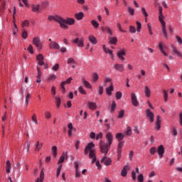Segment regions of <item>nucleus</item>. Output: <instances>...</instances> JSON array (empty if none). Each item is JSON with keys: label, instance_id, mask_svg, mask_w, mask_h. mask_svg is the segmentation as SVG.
Returning <instances> with one entry per match:
<instances>
[{"label": "nucleus", "instance_id": "obj_1", "mask_svg": "<svg viewBox=\"0 0 182 182\" xmlns=\"http://www.w3.org/2000/svg\"><path fill=\"white\" fill-rule=\"evenodd\" d=\"M159 21L160 22V23H161L162 25V33H163V35L164 36V37L166 38H168V36H167V31H166V22L164 21V16H163V7H161V6H159Z\"/></svg>", "mask_w": 182, "mask_h": 182}, {"label": "nucleus", "instance_id": "obj_2", "mask_svg": "<svg viewBox=\"0 0 182 182\" xmlns=\"http://www.w3.org/2000/svg\"><path fill=\"white\" fill-rule=\"evenodd\" d=\"M99 146L102 154H104V156H107V153H109V150L110 149V145L106 144V142H103L101 140L100 141Z\"/></svg>", "mask_w": 182, "mask_h": 182}, {"label": "nucleus", "instance_id": "obj_3", "mask_svg": "<svg viewBox=\"0 0 182 182\" xmlns=\"http://www.w3.org/2000/svg\"><path fill=\"white\" fill-rule=\"evenodd\" d=\"M93 147H95V144L92 142L89 143L87 146L85 148L84 153L85 154H87L89 153V157L90 159H92V157H95V150H93Z\"/></svg>", "mask_w": 182, "mask_h": 182}, {"label": "nucleus", "instance_id": "obj_4", "mask_svg": "<svg viewBox=\"0 0 182 182\" xmlns=\"http://www.w3.org/2000/svg\"><path fill=\"white\" fill-rule=\"evenodd\" d=\"M75 24V20L72 18H67V19L63 18V22L60 23V28H63V29H68L69 26L68 25H74Z\"/></svg>", "mask_w": 182, "mask_h": 182}, {"label": "nucleus", "instance_id": "obj_5", "mask_svg": "<svg viewBox=\"0 0 182 182\" xmlns=\"http://www.w3.org/2000/svg\"><path fill=\"white\" fill-rule=\"evenodd\" d=\"M48 21H55V22H58V23L60 24L62 23V22H63V18L59 16H48Z\"/></svg>", "mask_w": 182, "mask_h": 182}, {"label": "nucleus", "instance_id": "obj_6", "mask_svg": "<svg viewBox=\"0 0 182 182\" xmlns=\"http://www.w3.org/2000/svg\"><path fill=\"white\" fill-rule=\"evenodd\" d=\"M73 43H75V45L79 46V48H83V46H85V44L83 43V42H85L84 38H76L75 39H74L73 41Z\"/></svg>", "mask_w": 182, "mask_h": 182}, {"label": "nucleus", "instance_id": "obj_7", "mask_svg": "<svg viewBox=\"0 0 182 182\" xmlns=\"http://www.w3.org/2000/svg\"><path fill=\"white\" fill-rule=\"evenodd\" d=\"M33 43L39 50L42 49V41H41V39L39 38H34L33 39Z\"/></svg>", "mask_w": 182, "mask_h": 182}, {"label": "nucleus", "instance_id": "obj_8", "mask_svg": "<svg viewBox=\"0 0 182 182\" xmlns=\"http://www.w3.org/2000/svg\"><path fill=\"white\" fill-rule=\"evenodd\" d=\"M106 139V144H108L109 146H112V143H113V134H112L111 132L107 133L105 136Z\"/></svg>", "mask_w": 182, "mask_h": 182}, {"label": "nucleus", "instance_id": "obj_9", "mask_svg": "<svg viewBox=\"0 0 182 182\" xmlns=\"http://www.w3.org/2000/svg\"><path fill=\"white\" fill-rule=\"evenodd\" d=\"M146 117L149 119V122H151V123L154 122V114L150 109H146Z\"/></svg>", "mask_w": 182, "mask_h": 182}, {"label": "nucleus", "instance_id": "obj_10", "mask_svg": "<svg viewBox=\"0 0 182 182\" xmlns=\"http://www.w3.org/2000/svg\"><path fill=\"white\" fill-rule=\"evenodd\" d=\"M131 100L133 106H135V107L139 106V101H137V96H136V94L134 93L131 94Z\"/></svg>", "mask_w": 182, "mask_h": 182}, {"label": "nucleus", "instance_id": "obj_11", "mask_svg": "<svg viewBox=\"0 0 182 182\" xmlns=\"http://www.w3.org/2000/svg\"><path fill=\"white\" fill-rule=\"evenodd\" d=\"M101 163H103L105 166H111L112 165V159L110 158H107L106 156H105L101 159Z\"/></svg>", "mask_w": 182, "mask_h": 182}, {"label": "nucleus", "instance_id": "obj_12", "mask_svg": "<svg viewBox=\"0 0 182 182\" xmlns=\"http://www.w3.org/2000/svg\"><path fill=\"white\" fill-rule=\"evenodd\" d=\"M158 154L159 156V159H163V156L164 154V146L163 145H160L158 147Z\"/></svg>", "mask_w": 182, "mask_h": 182}, {"label": "nucleus", "instance_id": "obj_13", "mask_svg": "<svg viewBox=\"0 0 182 182\" xmlns=\"http://www.w3.org/2000/svg\"><path fill=\"white\" fill-rule=\"evenodd\" d=\"M161 117L159 115H157L156 117V130H159L161 129Z\"/></svg>", "mask_w": 182, "mask_h": 182}, {"label": "nucleus", "instance_id": "obj_14", "mask_svg": "<svg viewBox=\"0 0 182 182\" xmlns=\"http://www.w3.org/2000/svg\"><path fill=\"white\" fill-rule=\"evenodd\" d=\"M130 170V166L129 165L125 166L121 171V176L122 177H126L127 176V171Z\"/></svg>", "mask_w": 182, "mask_h": 182}, {"label": "nucleus", "instance_id": "obj_15", "mask_svg": "<svg viewBox=\"0 0 182 182\" xmlns=\"http://www.w3.org/2000/svg\"><path fill=\"white\" fill-rule=\"evenodd\" d=\"M87 106L89 107L90 110H96L97 105L95 102H88Z\"/></svg>", "mask_w": 182, "mask_h": 182}, {"label": "nucleus", "instance_id": "obj_16", "mask_svg": "<svg viewBox=\"0 0 182 182\" xmlns=\"http://www.w3.org/2000/svg\"><path fill=\"white\" fill-rule=\"evenodd\" d=\"M36 69L38 71L36 82L41 83V77H42V71H41V68L38 66H37Z\"/></svg>", "mask_w": 182, "mask_h": 182}, {"label": "nucleus", "instance_id": "obj_17", "mask_svg": "<svg viewBox=\"0 0 182 182\" xmlns=\"http://www.w3.org/2000/svg\"><path fill=\"white\" fill-rule=\"evenodd\" d=\"M60 46H59V44H58L56 42L51 41L50 43V49H60Z\"/></svg>", "mask_w": 182, "mask_h": 182}, {"label": "nucleus", "instance_id": "obj_18", "mask_svg": "<svg viewBox=\"0 0 182 182\" xmlns=\"http://www.w3.org/2000/svg\"><path fill=\"white\" fill-rule=\"evenodd\" d=\"M114 68L116 70H119V72H123L124 70V65L123 64H115L114 65Z\"/></svg>", "mask_w": 182, "mask_h": 182}, {"label": "nucleus", "instance_id": "obj_19", "mask_svg": "<svg viewBox=\"0 0 182 182\" xmlns=\"http://www.w3.org/2000/svg\"><path fill=\"white\" fill-rule=\"evenodd\" d=\"M74 165L75 168V177H80V173H79V164L77 161H75Z\"/></svg>", "mask_w": 182, "mask_h": 182}, {"label": "nucleus", "instance_id": "obj_20", "mask_svg": "<svg viewBox=\"0 0 182 182\" xmlns=\"http://www.w3.org/2000/svg\"><path fill=\"white\" fill-rule=\"evenodd\" d=\"M65 160H68V152H63L62 156H60L58 162L60 163H63Z\"/></svg>", "mask_w": 182, "mask_h": 182}, {"label": "nucleus", "instance_id": "obj_21", "mask_svg": "<svg viewBox=\"0 0 182 182\" xmlns=\"http://www.w3.org/2000/svg\"><path fill=\"white\" fill-rule=\"evenodd\" d=\"M126 55V52L124 50H120L119 52L117 53V56H118L119 59L120 60H124V56Z\"/></svg>", "mask_w": 182, "mask_h": 182}, {"label": "nucleus", "instance_id": "obj_22", "mask_svg": "<svg viewBox=\"0 0 182 182\" xmlns=\"http://www.w3.org/2000/svg\"><path fill=\"white\" fill-rule=\"evenodd\" d=\"M109 39V43H111L112 45H116V43H117V38L116 37H112L111 36H109L108 37Z\"/></svg>", "mask_w": 182, "mask_h": 182}, {"label": "nucleus", "instance_id": "obj_23", "mask_svg": "<svg viewBox=\"0 0 182 182\" xmlns=\"http://www.w3.org/2000/svg\"><path fill=\"white\" fill-rule=\"evenodd\" d=\"M75 17L77 21H81V19H83V18L85 17V14H83V12H79L75 14Z\"/></svg>", "mask_w": 182, "mask_h": 182}, {"label": "nucleus", "instance_id": "obj_24", "mask_svg": "<svg viewBox=\"0 0 182 182\" xmlns=\"http://www.w3.org/2000/svg\"><path fill=\"white\" fill-rule=\"evenodd\" d=\"M102 31L103 32H107L109 36H112V35H113V32L112 31V29H110L109 27H102Z\"/></svg>", "mask_w": 182, "mask_h": 182}, {"label": "nucleus", "instance_id": "obj_25", "mask_svg": "<svg viewBox=\"0 0 182 182\" xmlns=\"http://www.w3.org/2000/svg\"><path fill=\"white\" fill-rule=\"evenodd\" d=\"M114 90V87H113V83H111L110 86L106 89L107 93L112 96V92Z\"/></svg>", "mask_w": 182, "mask_h": 182}, {"label": "nucleus", "instance_id": "obj_26", "mask_svg": "<svg viewBox=\"0 0 182 182\" xmlns=\"http://www.w3.org/2000/svg\"><path fill=\"white\" fill-rule=\"evenodd\" d=\"M144 93L146 97H150L151 95V90H150V88H149L148 86L145 87Z\"/></svg>", "mask_w": 182, "mask_h": 182}, {"label": "nucleus", "instance_id": "obj_27", "mask_svg": "<svg viewBox=\"0 0 182 182\" xmlns=\"http://www.w3.org/2000/svg\"><path fill=\"white\" fill-rule=\"evenodd\" d=\"M6 171L8 174H9V173H11V161H7L6 163Z\"/></svg>", "mask_w": 182, "mask_h": 182}, {"label": "nucleus", "instance_id": "obj_28", "mask_svg": "<svg viewBox=\"0 0 182 182\" xmlns=\"http://www.w3.org/2000/svg\"><path fill=\"white\" fill-rule=\"evenodd\" d=\"M88 39L91 43H93V45H96V43H97V39H96L94 36H90Z\"/></svg>", "mask_w": 182, "mask_h": 182}, {"label": "nucleus", "instance_id": "obj_29", "mask_svg": "<svg viewBox=\"0 0 182 182\" xmlns=\"http://www.w3.org/2000/svg\"><path fill=\"white\" fill-rule=\"evenodd\" d=\"M42 146H43V143L39 142V141H38L36 144V151H39L41 150V149H42Z\"/></svg>", "mask_w": 182, "mask_h": 182}, {"label": "nucleus", "instance_id": "obj_30", "mask_svg": "<svg viewBox=\"0 0 182 182\" xmlns=\"http://www.w3.org/2000/svg\"><path fill=\"white\" fill-rule=\"evenodd\" d=\"M159 46V49H160L161 52L163 53V55H164V56H168L167 53H166V51H164V47H163V43L160 42Z\"/></svg>", "mask_w": 182, "mask_h": 182}, {"label": "nucleus", "instance_id": "obj_31", "mask_svg": "<svg viewBox=\"0 0 182 182\" xmlns=\"http://www.w3.org/2000/svg\"><path fill=\"white\" fill-rule=\"evenodd\" d=\"M116 139L118 140V141H122V140L124 139V135L122 133H118L116 134Z\"/></svg>", "mask_w": 182, "mask_h": 182}, {"label": "nucleus", "instance_id": "obj_32", "mask_svg": "<svg viewBox=\"0 0 182 182\" xmlns=\"http://www.w3.org/2000/svg\"><path fill=\"white\" fill-rule=\"evenodd\" d=\"M82 82L87 89H92V85H90L89 82L86 81V80L82 79Z\"/></svg>", "mask_w": 182, "mask_h": 182}, {"label": "nucleus", "instance_id": "obj_33", "mask_svg": "<svg viewBox=\"0 0 182 182\" xmlns=\"http://www.w3.org/2000/svg\"><path fill=\"white\" fill-rule=\"evenodd\" d=\"M52 151L53 156L56 157V156H58V147L56 146H53L52 147Z\"/></svg>", "mask_w": 182, "mask_h": 182}, {"label": "nucleus", "instance_id": "obj_34", "mask_svg": "<svg viewBox=\"0 0 182 182\" xmlns=\"http://www.w3.org/2000/svg\"><path fill=\"white\" fill-rule=\"evenodd\" d=\"M103 49H104V52H105V53H109V55L113 54V50L106 48L105 45L103 46Z\"/></svg>", "mask_w": 182, "mask_h": 182}, {"label": "nucleus", "instance_id": "obj_35", "mask_svg": "<svg viewBox=\"0 0 182 182\" xmlns=\"http://www.w3.org/2000/svg\"><path fill=\"white\" fill-rule=\"evenodd\" d=\"M127 12L131 16H133V15H134V10L133 8L130 6L127 7Z\"/></svg>", "mask_w": 182, "mask_h": 182}, {"label": "nucleus", "instance_id": "obj_36", "mask_svg": "<svg viewBox=\"0 0 182 182\" xmlns=\"http://www.w3.org/2000/svg\"><path fill=\"white\" fill-rule=\"evenodd\" d=\"M115 96L117 100H120V99H122V97L123 96V94L122 93V92L118 91L116 92Z\"/></svg>", "mask_w": 182, "mask_h": 182}, {"label": "nucleus", "instance_id": "obj_37", "mask_svg": "<svg viewBox=\"0 0 182 182\" xmlns=\"http://www.w3.org/2000/svg\"><path fill=\"white\" fill-rule=\"evenodd\" d=\"M40 180V182H43V179L45 178V173H43V169L41 170L40 173V178H38Z\"/></svg>", "mask_w": 182, "mask_h": 182}, {"label": "nucleus", "instance_id": "obj_38", "mask_svg": "<svg viewBox=\"0 0 182 182\" xmlns=\"http://www.w3.org/2000/svg\"><path fill=\"white\" fill-rule=\"evenodd\" d=\"M32 11L33 12H38V11H39V4H37V5L33 4Z\"/></svg>", "mask_w": 182, "mask_h": 182}, {"label": "nucleus", "instance_id": "obj_39", "mask_svg": "<svg viewBox=\"0 0 182 182\" xmlns=\"http://www.w3.org/2000/svg\"><path fill=\"white\" fill-rule=\"evenodd\" d=\"M116 102L113 101L111 105L110 113H113V112H114V110L116 109Z\"/></svg>", "mask_w": 182, "mask_h": 182}, {"label": "nucleus", "instance_id": "obj_40", "mask_svg": "<svg viewBox=\"0 0 182 182\" xmlns=\"http://www.w3.org/2000/svg\"><path fill=\"white\" fill-rule=\"evenodd\" d=\"M163 94H164V101L167 102L168 99V94L167 93V91L166 90H163Z\"/></svg>", "mask_w": 182, "mask_h": 182}, {"label": "nucleus", "instance_id": "obj_41", "mask_svg": "<svg viewBox=\"0 0 182 182\" xmlns=\"http://www.w3.org/2000/svg\"><path fill=\"white\" fill-rule=\"evenodd\" d=\"M55 102L57 107H60L61 100L60 97H55Z\"/></svg>", "mask_w": 182, "mask_h": 182}, {"label": "nucleus", "instance_id": "obj_42", "mask_svg": "<svg viewBox=\"0 0 182 182\" xmlns=\"http://www.w3.org/2000/svg\"><path fill=\"white\" fill-rule=\"evenodd\" d=\"M91 23L94 28H99V23H97V21H96L95 20L91 21Z\"/></svg>", "mask_w": 182, "mask_h": 182}, {"label": "nucleus", "instance_id": "obj_43", "mask_svg": "<svg viewBox=\"0 0 182 182\" xmlns=\"http://www.w3.org/2000/svg\"><path fill=\"white\" fill-rule=\"evenodd\" d=\"M92 80H94V82H97V80H99V75H97V73H93Z\"/></svg>", "mask_w": 182, "mask_h": 182}, {"label": "nucleus", "instance_id": "obj_44", "mask_svg": "<svg viewBox=\"0 0 182 182\" xmlns=\"http://www.w3.org/2000/svg\"><path fill=\"white\" fill-rule=\"evenodd\" d=\"M67 63H68V65H70V63L75 64V63H76V61L75 60V59H73V58H70L68 59Z\"/></svg>", "mask_w": 182, "mask_h": 182}, {"label": "nucleus", "instance_id": "obj_45", "mask_svg": "<svg viewBox=\"0 0 182 182\" xmlns=\"http://www.w3.org/2000/svg\"><path fill=\"white\" fill-rule=\"evenodd\" d=\"M21 36L23 39H26L28 38V31L23 30L22 32Z\"/></svg>", "mask_w": 182, "mask_h": 182}, {"label": "nucleus", "instance_id": "obj_46", "mask_svg": "<svg viewBox=\"0 0 182 182\" xmlns=\"http://www.w3.org/2000/svg\"><path fill=\"white\" fill-rule=\"evenodd\" d=\"M78 90L81 95H86V91L83 89V87L80 86L78 87Z\"/></svg>", "mask_w": 182, "mask_h": 182}, {"label": "nucleus", "instance_id": "obj_47", "mask_svg": "<svg viewBox=\"0 0 182 182\" xmlns=\"http://www.w3.org/2000/svg\"><path fill=\"white\" fill-rule=\"evenodd\" d=\"M124 116V110L122 109L119 111V114H118V119H122Z\"/></svg>", "mask_w": 182, "mask_h": 182}, {"label": "nucleus", "instance_id": "obj_48", "mask_svg": "<svg viewBox=\"0 0 182 182\" xmlns=\"http://www.w3.org/2000/svg\"><path fill=\"white\" fill-rule=\"evenodd\" d=\"M137 178H138L139 182L144 181V176H143V174H141V173L138 176Z\"/></svg>", "mask_w": 182, "mask_h": 182}, {"label": "nucleus", "instance_id": "obj_49", "mask_svg": "<svg viewBox=\"0 0 182 182\" xmlns=\"http://www.w3.org/2000/svg\"><path fill=\"white\" fill-rule=\"evenodd\" d=\"M36 60H38V62L41 61V60H43V55H42V54H38V55L36 56Z\"/></svg>", "mask_w": 182, "mask_h": 182}, {"label": "nucleus", "instance_id": "obj_50", "mask_svg": "<svg viewBox=\"0 0 182 182\" xmlns=\"http://www.w3.org/2000/svg\"><path fill=\"white\" fill-rule=\"evenodd\" d=\"M130 33H136V28L133 26H129Z\"/></svg>", "mask_w": 182, "mask_h": 182}, {"label": "nucleus", "instance_id": "obj_51", "mask_svg": "<svg viewBox=\"0 0 182 182\" xmlns=\"http://www.w3.org/2000/svg\"><path fill=\"white\" fill-rule=\"evenodd\" d=\"M29 26V21L28 20H25L21 24L22 28H25V26Z\"/></svg>", "mask_w": 182, "mask_h": 182}, {"label": "nucleus", "instance_id": "obj_52", "mask_svg": "<svg viewBox=\"0 0 182 182\" xmlns=\"http://www.w3.org/2000/svg\"><path fill=\"white\" fill-rule=\"evenodd\" d=\"M46 119H50L52 117V114H50V112H45Z\"/></svg>", "mask_w": 182, "mask_h": 182}, {"label": "nucleus", "instance_id": "obj_53", "mask_svg": "<svg viewBox=\"0 0 182 182\" xmlns=\"http://www.w3.org/2000/svg\"><path fill=\"white\" fill-rule=\"evenodd\" d=\"M136 26H137V28H136L137 32H140V30L141 29V23L139 21H136Z\"/></svg>", "mask_w": 182, "mask_h": 182}, {"label": "nucleus", "instance_id": "obj_54", "mask_svg": "<svg viewBox=\"0 0 182 182\" xmlns=\"http://www.w3.org/2000/svg\"><path fill=\"white\" fill-rule=\"evenodd\" d=\"M171 133L173 136H177L178 132H177V128L173 127L171 130Z\"/></svg>", "mask_w": 182, "mask_h": 182}, {"label": "nucleus", "instance_id": "obj_55", "mask_svg": "<svg viewBox=\"0 0 182 182\" xmlns=\"http://www.w3.org/2000/svg\"><path fill=\"white\" fill-rule=\"evenodd\" d=\"M141 12L143 15H144L145 18H147V16H149V14H147V11H146V9H144V7L141 8Z\"/></svg>", "mask_w": 182, "mask_h": 182}, {"label": "nucleus", "instance_id": "obj_56", "mask_svg": "<svg viewBox=\"0 0 182 182\" xmlns=\"http://www.w3.org/2000/svg\"><path fill=\"white\" fill-rule=\"evenodd\" d=\"M32 121L35 122L36 124H38V119L36 118V114H33L31 117Z\"/></svg>", "mask_w": 182, "mask_h": 182}, {"label": "nucleus", "instance_id": "obj_57", "mask_svg": "<svg viewBox=\"0 0 182 182\" xmlns=\"http://www.w3.org/2000/svg\"><path fill=\"white\" fill-rule=\"evenodd\" d=\"M132 128H130V127H127V136H132Z\"/></svg>", "mask_w": 182, "mask_h": 182}, {"label": "nucleus", "instance_id": "obj_58", "mask_svg": "<svg viewBox=\"0 0 182 182\" xmlns=\"http://www.w3.org/2000/svg\"><path fill=\"white\" fill-rule=\"evenodd\" d=\"M27 50H28V52H30L31 54H33V47L32 46V45H30L28 47Z\"/></svg>", "mask_w": 182, "mask_h": 182}, {"label": "nucleus", "instance_id": "obj_59", "mask_svg": "<svg viewBox=\"0 0 182 182\" xmlns=\"http://www.w3.org/2000/svg\"><path fill=\"white\" fill-rule=\"evenodd\" d=\"M65 82H61L60 88L62 90L63 93H65L66 89L65 88Z\"/></svg>", "mask_w": 182, "mask_h": 182}, {"label": "nucleus", "instance_id": "obj_60", "mask_svg": "<svg viewBox=\"0 0 182 182\" xmlns=\"http://www.w3.org/2000/svg\"><path fill=\"white\" fill-rule=\"evenodd\" d=\"M156 151L157 150H156V147H152L150 149L149 151H150L151 154H155Z\"/></svg>", "mask_w": 182, "mask_h": 182}, {"label": "nucleus", "instance_id": "obj_61", "mask_svg": "<svg viewBox=\"0 0 182 182\" xmlns=\"http://www.w3.org/2000/svg\"><path fill=\"white\" fill-rule=\"evenodd\" d=\"M52 69H53V70H55V72H56V70H58V69H59V64L57 63L55 65H53Z\"/></svg>", "mask_w": 182, "mask_h": 182}, {"label": "nucleus", "instance_id": "obj_62", "mask_svg": "<svg viewBox=\"0 0 182 182\" xmlns=\"http://www.w3.org/2000/svg\"><path fill=\"white\" fill-rule=\"evenodd\" d=\"M176 40L178 41V43H179V45H182V39L181 38V37L178 36H176Z\"/></svg>", "mask_w": 182, "mask_h": 182}, {"label": "nucleus", "instance_id": "obj_63", "mask_svg": "<svg viewBox=\"0 0 182 182\" xmlns=\"http://www.w3.org/2000/svg\"><path fill=\"white\" fill-rule=\"evenodd\" d=\"M132 180H134V181H136V172L134 171H132Z\"/></svg>", "mask_w": 182, "mask_h": 182}, {"label": "nucleus", "instance_id": "obj_64", "mask_svg": "<svg viewBox=\"0 0 182 182\" xmlns=\"http://www.w3.org/2000/svg\"><path fill=\"white\" fill-rule=\"evenodd\" d=\"M179 123L182 126V112L179 114Z\"/></svg>", "mask_w": 182, "mask_h": 182}]
</instances>
